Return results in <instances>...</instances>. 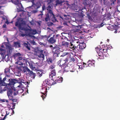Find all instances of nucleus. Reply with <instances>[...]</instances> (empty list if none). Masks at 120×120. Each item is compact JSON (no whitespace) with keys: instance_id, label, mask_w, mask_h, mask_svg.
Listing matches in <instances>:
<instances>
[{"instance_id":"obj_22","label":"nucleus","mask_w":120,"mask_h":120,"mask_svg":"<svg viewBox=\"0 0 120 120\" xmlns=\"http://www.w3.org/2000/svg\"><path fill=\"white\" fill-rule=\"evenodd\" d=\"M65 1L64 0H57L56 1V6L58 4H59L64 2Z\"/></svg>"},{"instance_id":"obj_40","label":"nucleus","mask_w":120,"mask_h":120,"mask_svg":"<svg viewBox=\"0 0 120 120\" xmlns=\"http://www.w3.org/2000/svg\"><path fill=\"white\" fill-rule=\"evenodd\" d=\"M107 50L108 49H102V52H103V54H104V53L105 52H107Z\"/></svg>"},{"instance_id":"obj_36","label":"nucleus","mask_w":120,"mask_h":120,"mask_svg":"<svg viewBox=\"0 0 120 120\" xmlns=\"http://www.w3.org/2000/svg\"><path fill=\"white\" fill-rule=\"evenodd\" d=\"M15 63L20 65H22L23 64L21 62H20L18 60Z\"/></svg>"},{"instance_id":"obj_39","label":"nucleus","mask_w":120,"mask_h":120,"mask_svg":"<svg viewBox=\"0 0 120 120\" xmlns=\"http://www.w3.org/2000/svg\"><path fill=\"white\" fill-rule=\"evenodd\" d=\"M55 67V66L54 65H51L49 67V68L50 69H53Z\"/></svg>"},{"instance_id":"obj_23","label":"nucleus","mask_w":120,"mask_h":120,"mask_svg":"<svg viewBox=\"0 0 120 120\" xmlns=\"http://www.w3.org/2000/svg\"><path fill=\"white\" fill-rule=\"evenodd\" d=\"M63 81V78L62 77H60L57 79L55 80V81L56 82V84L57 83L62 82Z\"/></svg>"},{"instance_id":"obj_56","label":"nucleus","mask_w":120,"mask_h":120,"mask_svg":"<svg viewBox=\"0 0 120 120\" xmlns=\"http://www.w3.org/2000/svg\"><path fill=\"white\" fill-rule=\"evenodd\" d=\"M34 0H31V2L33 4L34 3Z\"/></svg>"},{"instance_id":"obj_3","label":"nucleus","mask_w":120,"mask_h":120,"mask_svg":"<svg viewBox=\"0 0 120 120\" xmlns=\"http://www.w3.org/2000/svg\"><path fill=\"white\" fill-rule=\"evenodd\" d=\"M51 9V7L50 5H48L46 8L45 7L44 4L43 5L42 7V11H44L45 9H46L47 10V13L45 15L44 18H42L43 20L47 22L50 20V15L49 11H50Z\"/></svg>"},{"instance_id":"obj_27","label":"nucleus","mask_w":120,"mask_h":120,"mask_svg":"<svg viewBox=\"0 0 120 120\" xmlns=\"http://www.w3.org/2000/svg\"><path fill=\"white\" fill-rule=\"evenodd\" d=\"M46 61L48 64H50V63H52V60L51 58H49L47 59Z\"/></svg>"},{"instance_id":"obj_47","label":"nucleus","mask_w":120,"mask_h":120,"mask_svg":"<svg viewBox=\"0 0 120 120\" xmlns=\"http://www.w3.org/2000/svg\"><path fill=\"white\" fill-rule=\"evenodd\" d=\"M75 10H76V12H78L80 10L79 8H78L77 9H75Z\"/></svg>"},{"instance_id":"obj_35","label":"nucleus","mask_w":120,"mask_h":120,"mask_svg":"<svg viewBox=\"0 0 120 120\" xmlns=\"http://www.w3.org/2000/svg\"><path fill=\"white\" fill-rule=\"evenodd\" d=\"M37 33V32L36 30H32V34L34 35Z\"/></svg>"},{"instance_id":"obj_64","label":"nucleus","mask_w":120,"mask_h":120,"mask_svg":"<svg viewBox=\"0 0 120 120\" xmlns=\"http://www.w3.org/2000/svg\"><path fill=\"white\" fill-rule=\"evenodd\" d=\"M0 50L1 51H2L3 50V49H0Z\"/></svg>"},{"instance_id":"obj_42","label":"nucleus","mask_w":120,"mask_h":120,"mask_svg":"<svg viewBox=\"0 0 120 120\" xmlns=\"http://www.w3.org/2000/svg\"><path fill=\"white\" fill-rule=\"evenodd\" d=\"M87 63H83V67H88V66L87 65H86Z\"/></svg>"},{"instance_id":"obj_6","label":"nucleus","mask_w":120,"mask_h":120,"mask_svg":"<svg viewBox=\"0 0 120 120\" xmlns=\"http://www.w3.org/2000/svg\"><path fill=\"white\" fill-rule=\"evenodd\" d=\"M49 13H50V18L52 22H55L58 21L55 16L53 12L52 8L50 11H49Z\"/></svg>"},{"instance_id":"obj_15","label":"nucleus","mask_w":120,"mask_h":120,"mask_svg":"<svg viewBox=\"0 0 120 120\" xmlns=\"http://www.w3.org/2000/svg\"><path fill=\"white\" fill-rule=\"evenodd\" d=\"M104 54L103 52H102V50L100 51L99 52L98 54V57L97 59L98 60L99 59H103L104 58Z\"/></svg>"},{"instance_id":"obj_20","label":"nucleus","mask_w":120,"mask_h":120,"mask_svg":"<svg viewBox=\"0 0 120 120\" xmlns=\"http://www.w3.org/2000/svg\"><path fill=\"white\" fill-rule=\"evenodd\" d=\"M11 66H10L9 68H6L5 69L4 72L6 74L11 73L10 72V68H11Z\"/></svg>"},{"instance_id":"obj_52","label":"nucleus","mask_w":120,"mask_h":120,"mask_svg":"<svg viewBox=\"0 0 120 120\" xmlns=\"http://www.w3.org/2000/svg\"><path fill=\"white\" fill-rule=\"evenodd\" d=\"M6 77H5L4 78L3 80V82H4V81L6 80Z\"/></svg>"},{"instance_id":"obj_16","label":"nucleus","mask_w":120,"mask_h":120,"mask_svg":"<svg viewBox=\"0 0 120 120\" xmlns=\"http://www.w3.org/2000/svg\"><path fill=\"white\" fill-rule=\"evenodd\" d=\"M56 75V70L53 69L51 70V74H50L49 77L50 78H52L53 76H55Z\"/></svg>"},{"instance_id":"obj_12","label":"nucleus","mask_w":120,"mask_h":120,"mask_svg":"<svg viewBox=\"0 0 120 120\" xmlns=\"http://www.w3.org/2000/svg\"><path fill=\"white\" fill-rule=\"evenodd\" d=\"M11 111H12V113H10V112L9 111H6V113L4 117L2 119H0V120H4L7 117V115H9L10 116H11V115L14 114V112L12 110H11Z\"/></svg>"},{"instance_id":"obj_10","label":"nucleus","mask_w":120,"mask_h":120,"mask_svg":"<svg viewBox=\"0 0 120 120\" xmlns=\"http://www.w3.org/2000/svg\"><path fill=\"white\" fill-rule=\"evenodd\" d=\"M95 61L94 60H89L88 61L87 63V66L88 67H91V66H94V63Z\"/></svg>"},{"instance_id":"obj_24","label":"nucleus","mask_w":120,"mask_h":120,"mask_svg":"<svg viewBox=\"0 0 120 120\" xmlns=\"http://www.w3.org/2000/svg\"><path fill=\"white\" fill-rule=\"evenodd\" d=\"M23 70L22 71L24 72H25L27 71L28 72V73L30 71V70L28 69L27 67H23Z\"/></svg>"},{"instance_id":"obj_29","label":"nucleus","mask_w":120,"mask_h":120,"mask_svg":"<svg viewBox=\"0 0 120 120\" xmlns=\"http://www.w3.org/2000/svg\"><path fill=\"white\" fill-rule=\"evenodd\" d=\"M47 2L48 3L47 4L49 5H50L51 4H52V2L54 0H46Z\"/></svg>"},{"instance_id":"obj_62","label":"nucleus","mask_w":120,"mask_h":120,"mask_svg":"<svg viewBox=\"0 0 120 120\" xmlns=\"http://www.w3.org/2000/svg\"><path fill=\"white\" fill-rule=\"evenodd\" d=\"M5 102H8V101L7 100H5Z\"/></svg>"},{"instance_id":"obj_1","label":"nucleus","mask_w":120,"mask_h":120,"mask_svg":"<svg viewBox=\"0 0 120 120\" xmlns=\"http://www.w3.org/2000/svg\"><path fill=\"white\" fill-rule=\"evenodd\" d=\"M66 61H67V59L64 60L62 59H61L60 60H59L57 63V64L62 69H64V71L66 72L69 71L73 72L75 71V70L74 69L71 70V68L67 64H66Z\"/></svg>"},{"instance_id":"obj_32","label":"nucleus","mask_w":120,"mask_h":120,"mask_svg":"<svg viewBox=\"0 0 120 120\" xmlns=\"http://www.w3.org/2000/svg\"><path fill=\"white\" fill-rule=\"evenodd\" d=\"M53 54V56L54 57H56L59 56V54L60 53H56L52 52Z\"/></svg>"},{"instance_id":"obj_49","label":"nucleus","mask_w":120,"mask_h":120,"mask_svg":"<svg viewBox=\"0 0 120 120\" xmlns=\"http://www.w3.org/2000/svg\"><path fill=\"white\" fill-rule=\"evenodd\" d=\"M6 25L5 24H4L3 26V28H6Z\"/></svg>"},{"instance_id":"obj_34","label":"nucleus","mask_w":120,"mask_h":120,"mask_svg":"<svg viewBox=\"0 0 120 120\" xmlns=\"http://www.w3.org/2000/svg\"><path fill=\"white\" fill-rule=\"evenodd\" d=\"M47 24L48 26L49 27H50L52 26L54 24L52 22H49L47 23Z\"/></svg>"},{"instance_id":"obj_18","label":"nucleus","mask_w":120,"mask_h":120,"mask_svg":"<svg viewBox=\"0 0 120 120\" xmlns=\"http://www.w3.org/2000/svg\"><path fill=\"white\" fill-rule=\"evenodd\" d=\"M28 73L30 75V76H31V77L34 79L35 78L36 76L35 74L32 71L30 70V71L28 72Z\"/></svg>"},{"instance_id":"obj_60","label":"nucleus","mask_w":120,"mask_h":120,"mask_svg":"<svg viewBox=\"0 0 120 120\" xmlns=\"http://www.w3.org/2000/svg\"><path fill=\"white\" fill-rule=\"evenodd\" d=\"M4 54V53H3L1 52L0 53V54L1 55V56H2V55L3 56Z\"/></svg>"},{"instance_id":"obj_53","label":"nucleus","mask_w":120,"mask_h":120,"mask_svg":"<svg viewBox=\"0 0 120 120\" xmlns=\"http://www.w3.org/2000/svg\"><path fill=\"white\" fill-rule=\"evenodd\" d=\"M22 91L23 90H22L20 88V90H19V93H20L22 92Z\"/></svg>"},{"instance_id":"obj_14","label":"nucleus","mask_w":120,"mask_h":120,"mask_svg":"<svg viewBox=\"0 0 120 120\" xmlns=\"http://www.w3.org/2000/svg\"><path fill=\"white\" fill-rule=\"evenodd\" d=\"M78 45L79 46V49L81 50H83L85 48L86 46V44L83 42L80 44Z\"/></svg>"},{"instance_id":"obj_30","label":"nucleus","mask_w":120,"mask_h":120,"mask_svg":"<svg viewBox=\"0 0 120 120\" xmlns=\"http://www.w3.org/2000/svg\"><path fill=\"white\" fill-rule=\"evenodd\" d=\"M20 82H21L23 83L26 85L29 84L30 83V82H27L26 80H25L23 79H21Z\"/></svg>"},{"instance_id":"obj_55","label":"nucleus","mask_w":120,"mask_h":120,"mask_svg":"<svg viewBox=\"0 0 120 120\" xmlns=\"http://www.w3.org/2000/svg\"><path fill=\"white\" fill-rule=\"evenodd\" d=\"M5 100H6V99H3V100H2L1 101H2V102H5Z\"/></svg>"},{"instance_id":"obj_58","label":"nucleus","mask_w":120,"mask_h":120,"mask_svg":"<svg viewBox=\"0 0 120 120\" xmlns=\"http://www.w3.org/2000/svg\"><path fill=\"white\" fill-rule=\"evenodd\" d=\"M82 66H81V65H80V66H79V68H82Z\"/></svg>"},{"instance_id":"obj_43","label":"nucleus","mask_w":120,"mask_h":120,"mask_svg":"<svg viewBox=\"0 0 120 120\" xmlns=\"http://www.w3.org/2000/svg\"><path fill=\"white\" fill-rule=\"evenodd\" d=\"M71 61L72 62H74L75 61V59L74 58H71Z\"/></svg>"},{"instance_id":"obj_51","label":"nucleus","mask_w":120,"mask_h":120,"mask_svg":"<svg viewBox=\"0 0 120 120\" xmlns=\"http://www.w3.org/2000/svg\"><path fill=\"white\" fill-rule=\"evenodd\" d=\"M39 44L41 45H44V43H42L41 42H39Z\"/></svg>"},{"instance_id":"obj_17","label":"nucleus","mask_w":120,"mask_h":120,"mask_svg":"<svg viewBox=\"0 0 120 120\" xmlns=\"http://www.w3.org/2000/svg\"><path fill=\"white\" fill-rule=\"evenodd\" d=\"M70 42L69 43L67 42H64L62 43V46L65 47H69L70 45Z\"/></svg>"},{"instance_id":"obj_38","label":"nucleus","mask_w":120,"mask_h":120,"mask_svg":"<svg viewBox=\"0 0 120 120\" xmlns=\"http://www.w3.org/2000/svg\"><path fill=\"white\" fill-rule=\"evenodd\" d=\"M88 1V0H85L84 1V4L86 5H88L89 4Z\"/></svg>"},{"instance_id":"obj_7","label":"nucleus","mask_w":120,"mask_h":120,"mask_svg":"<svg viewBox=\"0 0 120 120\" xmlns=\"http://www.w3.org/2000/svg\"><path fill=\"white\" fill-rule=\"evenodd\" d=\"M18 91H17V94H16L15 93L13 92L11 89H9L7 91V94L9 99H11L12 98V97H13L14 96L16 95L18 93Z\"/></svg>"},{"instance_id":"obj_9","label":"nucleus","mask_w":120,"mask_h":120,"mask_svg":"<svg viewBox=\"0 0 120 120\" xmlns=\"http://www.w3.org/2000/svg\"><path fill=\"white\" fill-rule=\"evenodd\" d=\"M52 52L60 53V48L58 46H55L52 49Z\"/></svg>"},{"instance_id":"obj_28","label":"nucleus","mask_w":120,"mask_h":120,"mask_svg":"<svg viewBox=\"0 0 120 120\" xmlns=\"http://www.w3.org/2000/svg\"><path fill=\"white\" fill-rule=\"evenodd\" d=\"M12 109H11V110H9L8 111L10 112V113H12V111H11V110H12L14 112V111H13L12 110V109H14L15 107V103H12Z\"/></svg>"},{"instance_id":"obj_33","label":"nucleus","mask_w":120,"mask_h":120,"mask_svg":"<svg viewBox=\"0 0 120 120\" xmlns=\"http://www.w3.org/2000/svg\"><path fill=\"white\" fill-rule=\"evenodd\" d=\"M21 54L20 53L18 52L15 54H14V56L15 57H18L19 56H21Z\"/></svg>"},{"instance_id":"obj_57","label":"nucleus","mask_w":120,"mask_h":120,"mask_svg":"<svg viewBox=\"0 0 120 120\" xmlns=\"http://www.w3.org/2000/svg\"><path fill=\"white\" fill-rule=\"evenodd\" d=\"M107 0H103L104 1V3H106Z\"/></svg>"},{"instance_id":"obj_8","label":"nucleus","mask_w":120,"mask_h":120,"mask_svg":"<svg viewBox=\"0 0 120 120\" xmlns=\"http://www.w3.org/2000/svg\"><path fill=\"white\" fill-rule=\"evenodd\" d=\"M45 82L46 84L50 86L56 84V81H54V80L51 79L50 80L48 79H46Z\"/></svg>"},{"instance_id":"obj_31","label":"nucleus","mask_w":120,"mask_h":120,"mask_svg":"<svg viewBox=\"0 0 120 120\" xmlns=\"http://www.w3.org/2000/svg\"><path fill=\"white\" fill-rule=\"evenodd\" d=\"M37 73L38 75L40 77H41L42 75V72L40 71H37Z\"/></svg>"},{"instance_id":"obj_5","label":"nucleus","mask_w":120,"mask_h":120,"mask_svg":"<svg viewBox=\"0 0 120 120\" xmlns=\"http://www.w3.org/2000/svg\"><path fill=\"white\" fill-rule=\"evenodd\" d=\"M43 51H38L36 53L37 55L38 56V58L40 60H42L43 61L45 59V55L43 54Z\"/></svg>"},{"instance_id":"obj_19","label":"nucleus","mask_w":120,"mask_h":120,"mask_svg":"<svg viewBox=\"0 0 120 120\" xmlns=\"http://www.w3.org/2000/svg\"><path fill=\"white\" fill-rule=\"evenodd\" d=\"M42 90V91L41 92L43 94L45 95V92H46L47 91V88L46 87H45L41 88Z\"/></svg>"},{"instance_id":"obj_26","label":"nucleus","mask_w":120,"mask_h":120,"mask_svg":"<svg viewBox=\"0 0 120 120\" xmlns=\"http://www.w3.org/2000/svg\"><path fill=\"white\" fill-rule=\"evenodd\" d=\"M14 44L15 46H18L19 47H20V43L18 42H14Z\"/></svg>"},{"instance_id":"obj_13","label":"nucleus","mask_w":120,"mask_h":120,"mask_svg":"<svg viewBox=\"0 0 120 120\" xmlns=\"http://www.w3.org/2000/svg\"><path fill=\"white\" fill-rule=\"evenodd\" d=\"M70 45L69 46L70 48L71 49L73 50H75L77 49L78 45L76 46L75 44H73L72 42H70Z\"/></svg>"},{"instance_id":"obj_63","label":"nucleus","mask_w":120,"mask_h":120,"mask_svg":"<svg viewBox=\"0 0 120 120\" xmlns=\"http://www.w3.org/2000/svg\"><path fill=\"white\" fill-rule=\"evenodd\" d=\"M47 29H49V30H51V29H50V28H49V27H48L47 28Z\"/></svg>"},{"instance_id":"obj_4","label":"nucleus","mask_w":120,"mask_h":120,"mask_svg":"<svg viewBox=\"0 0 120 120\" xmlns=\"http://www.w3.org/2000/svg\"><path fill=\"white\" fill-rule=\"evenodd\" d=\"M59 35V34L54 35L52 37H51L48 40V42L52 44L55 43L56 41V40L58 39V37Z\"/></svg>"},{"instance_id":"obj_59","label":"nucleus","mask_w":120,"mask_h":120,"mask_svg":"<svg viewBox=\"0 0 120 120\" xmlns=\"http://www.w3.org/2000/svg\"><path fill=\"white\" fill-rule=\"evenodd\" d=\"M68 15H64V17H67V16H68Z\"/></svg>"},{"instance_id":"obj_45","label":"nucleus","mask_w":120,"mask_h":120,"mask_svg":"<svg viewBox=\"0 0 120 120\" xmlns=\"http://www.w3.org/2000/svg\"><path fill=\"white\" fill-rule=\"evenodd\" d=\"M13 97H12V98H11V99H10V100H12L13 102L16 101V100L15 99H13Z\"/></svg>"},{"instance_id":"obj_25","label":"nucleus","mask_w":120,"mask_h":120,"mask_svg":"<svg viewBox=\"0 0 120 120\" xmlns=\"http://www.w3.org/2000/svg\"><path fill=\"white\" fill-rule=\"evenodd\" d=\"M50 37V34L48 36H47L46 35L42 36H41V38L43 39H45L47 40L48 41V39Z\"/></svg>"},{"instance_id":"obj_54","label":"nucleus","mask_w":120,"mask_h":120,"mask_svg":"<svg viewBox=\"0 0 120 120\" xmlns=\"http://www.w3.org/2000/svg\"><path fill=\"white\" fill-rule=\"evenodd\" d=\"M63 24H64V25H67V23L66 22H64Z\"/></svg>"},{"instance_id":"obj_50","label":"nucleus","mask_w":120,"mask_h":120,"mask_svg":"<svg viewBox=\"0 0 120 120\" xmlns=\"http://www.w3.org/2000/svg\"><path fill=\"white\" fill-rule=\"evenodd\" d=\"M104 25V24H103V23H102L100 24V26H101L102 27Z\"/></svg>"},{"instance_id":"obj_2","label":"nucleus","mask_w":120,"mask_h":120,"mask_svg":"<svg viewBox=\"0 0 120 120\" xmlns=\"http://www.w3.org/2000/svg\"><path fill=\"white\" fill-rule=\"evenodd\" d=\"M25 24V22L24 21L22 20H18L15 23V25L16 26H17L18 27L19 31L22 33L20 34V35L23 37L25 36L26 35V34L22 33V31H24L25 32H27L29 30V29L26 27H22V24Z\"/></svg>"},{"instance_id":"obj_46","label":"nucleus","mask_w":120,"mask_h":120,"mask_svg":"<svg viewBox=\"0 0 120 120\" xmlns=\"http://www.w3.org/2000/svg\"><path fill=\"white\" fill-rule=\"evenodd\" d=\"M41 97L42 98L43 100H44V99L45 98V97L43 95H42L41 96Z\"/></svg>"},{"instance_id":"obj_44","label":"nucleus","mask_w":120,"mask_h":120,"mask_svg":"<svg viewBox=\"0 0 120 120\" xmlns=\"http://www.w3.org/2000/svg\"><path fill=\"white\" fill-rule=\"evenodd\" d=\"M3 82L1 79V78H0V84H2Z\"/></svg>"},{"instance_id":"obj_48","label":"nucleus","mask_w":120,"mask_h":120,"mask_svg":"<svg viewBox=\"0 0 120 120\" xmlns=\"http://www.w3.org/2000/svg\"><path fill=\"white\" fill-rule=\"evenodd\" d=\"M8 89V88L6 87H5L3 89V91H5L6 90Z\"/></svg>"},{"instance_id":"obj_21","label":"nucleus","mask_w":120,"mask_h":120,"mask_svg":"<svg viewBox=\"0 0 120 120\" xmlns=\"http://www.w3.org/2000/svg\"><path fill=\"white\" fill-rule=\"evenodd\" d=\"M23 45L28 50L30 49V47L29 46L30 45V44L28 42H27V43H24Z\"/></svg>"},{"instance_id":"obj_41","label":"nucleus","mask_w":120,"mask_h":120,"mask_svg":"<svg viewBox=\"0 0 120 120\" xmlns=\"http://www.w3.org/2000/svg\"><path fill=\"white\" fill-rule=\"evenodd\" d=\"M23 59L22 57L20 56H19L17 58V60H22Z\"/></svg>"},{"instance_id":"obj_11","label":"nucleus","mask_w":120,"mask_h":120,"mask_svg":"<svg viewBox=\"0 0 120 120\" xmlns=\"http://www.w3.org/2000/svg\"><path fill=\"white\" fill-rule=\"evenodd\" d=\"M17 80L15 79H9V83L8 85L10 86L13 85L16 82H17Z\"/></svg>"},{"instance_id":"obj_37","label":"nucleus","mask_w":120,"mask_h":120,"mask_svg":"<svg viewBox=\"0 0 120 120\" xmlns=\"http://www.w3.org/2000/svg\"><path fill=\"white\" fill-rule=\"evenodd\" d=\"M116 0H110L112 2L111 4V5H114V2H115Z\"/></svg>"},{"instance_id":"obj_61","label":"nucleus","mask_w":120,"mask_h":120,"mask_svg":"<svg viewBox=\"0 0 120 120\" xmlns=\"http://www.w3.org/2000/svg\"><path fill=\"white\" fill-rule=\"evenodd\" d=\"M117 30H116L114 32V33H117Z\"/></svg>"}]
</instances>
